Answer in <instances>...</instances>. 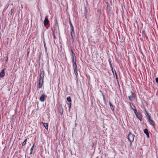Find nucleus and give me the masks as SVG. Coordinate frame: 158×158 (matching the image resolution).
I'll use <instances>...</instances> for the list:
<instances>
[{
	"label": "nucleus",
	"instance_id": "f257e3e1",
	"mask_svg": "<svg viewBox=\"0 0 158 158\" xmlns=\"http://www.w3.org/2000/svg\"><path fill=\"white\" fill-rule=\"evenodd\" d=\"M44 72L43 70L41 72L39 81L38 88H41L43 85L44 78Z\"/></svg>",
	"mask_w": 158,
	"mask_h": 158
},
{
	"label": "nucleus",
	"instance_id": "f03ea898",
	"mask_svg": "<svg viewBox=\"0 0 158 158\" xmlns=\"http://www.w3.org/2000/svg\"><path fill=\"white\" fill-rule=\"evenodd\" d=\"M135 137V135L131 132H129L128 135L127 136L128 139L129 141L131 143L134 140V138Z\"/></svg>",
	"mask_w": 158,
	"mask_h": 158
},
{
	"label": "nucleus",
	"instance_id": "7ed1b4c3",
	"mask_svg": "<svg viewBox=\"0 0 158 158\" xmlns=\"http://www.w3.org/2000/svg\"><path fill=\"white\" fill-rule=\"evenodd\" d=\"M146 113L147 114V116H148V120L149 123H150L154 127H155V122L154 121L152 120L150 116L146 112Z\"/></svg>",
	"mask_w": 158,
	"mask_h": 158
},
{
	"label": "nucleus",
	"instance_id": "20e7f679",
	"mask_svg": "<svg viewBox=\"0 0 158 158\" xmlns=\"http://www.w3.org/2000/svg\"><path fill=\"white\" fill-rule=\"evenodd\" d=\"M71 35L72 37L73 41H74V39L75 38V33L74 30V28L71 29Z\"/></svg>",
	"mask_w": 158,
	"mask_h": 158
},
{
	"label": "nucleus",
	"instance_id": "39448f33",
	"mask_svg": "<svg viewBox=\"0 0 158 158\" xmlns=\"http://www.w3.org/2000/svg\"><path fill=\"white\" fill-rule=\"evenodd\" d=\"M49 23V21L48 20V16H46L45 17V19L44 20V25L46 26Z\"/></svg>",
	"mask_w": 158,
	"mask_h": 158
},
{
	"label": "nucleus",
	"instance_id": "423d86ee",
	"mask_svg": "<svg viewBox=\"0 0 158 158\" xmlns=\"http://www.w3.org/2000/svg\"><path fill=\"white\" fill-rule=\"evenodd\" d=\"M131 92V95L129 97V98L130 100L132 101L134 100L135 99L134 94L132 92Z\"/></svg>",
	"mask_w": 158,
	"mask_h": 158
},
{
	"label": "nucleus",
	"instance_id": "0eeeda50",
	"mask_svg": "<svg viewBox=\"0 0 158 158\" xmlns=\"http://www.w3.org/2000/svg\"><path fill=\"white\" fill-rule=\"evenodd\" d=\"M5 69H3L0 73V77H3L5 76Z\"/></svg>",
	"mask_w": 158,
	"mask_h": 158
},
{
	"label": "nucleus",
	"instance_id": "6e6552de",
	"mask_svg": "<svg viewBox=\"0 0 158 158\" xmlns=\"http://www.w3.org/2000/svg\"><path fill=\"white\" fill-rule=\"evenodd\" d=\"M46 96L44 94H42L41 96L40 97V100L42 102H43L45 100V98Z\"/></svg>",
	"mask_w": 158,
	"mask_h": 158
},
{
	"label": "nucleus",
	"instance_id": "1a4fd4ad",
	"mask_svg": "<svg viewBox=\"0 0 158 158\" xmlns=\"http://www.w3.org/2000/svg\"><path fill=\"white\" fill-rule=\"evenodd\" d=\"M58 109L60 114H61V115H62L63 113V110L62 106H59Z\"/></svg>",
	"mask_w": 158,
	"mask_h": 158
},
{
	"label": "nucleus",
	"instance_id": "9d476101",
	"mask_svg": "<svg viewBox=\"0 0 158 158\" xmlns=\"http://www.w3.org/2000/svg\"><path fill=\"white\" fill-rule=\"evenodd\" d=\"M146 134L148 138L149 137V135L147 129L146 128L144 129L143 131Z\"/></svg>",
	"mask_w": 158,
	"mask_h": 158
},
{
	"label": "nucleus",
	"instance_id": "9b49d317",
	"mask_svg": "<svg viewBox=\"0 0 158 158\" xmlns=\"http://www.w3.org/2000/svg\"><path fill=\"white\" fill-rule=\"evenodd\" d=\"M130 105H131V108L132 109L134 110L136 109L135 107L131 104V103H130Z\"/></svg>",
	"mask_w": 158,
	"mask_h": 158
},
{
	"label": "nucleus",
	"instance_id": "f8f14e48",
	"mask_svg": "<svg viewBox=\"0 0 158 158\" xmlns=\"http://www.w3.org/2000/svg\"><path fill=\"white\" fill-rule=\"evenodd\" d=\"M44 126L45 127V129L47 130L48 129V123H43Z\"/></svg>",
	"mask_w": 158,
	"mask_h": 158
},
{
	"label": "nucleus",
	"instance_id": "ddd939ff",
	"mask_svg": "<svg viewBox=\"0 0 158 158\" xmlns=\"http://www.w3.org/2000/svg\"><path fill=\"white\" fill-rule=\"evenodd\" d=\"M137 118L139 119V120H141V114L140 113H139L137 115H136Z\"/></svg>",
	"mask_w": 158,
	"mask_h": 158
},
{
	"label": "nucleus",
	"instance_id": "4468645a",
	"mask_svg": "<svg viewBox=\"0 0 158 158\" xmlns=\"http://www.w3.org/2000/svg\"><path fill=\"white\" fill-rule=\"evenodd\" d=\"M67 100L69 102V103H71V100L70 97H68L67 98Z\"/></svg>",
	"mask_w": 158,
	"mask_h": 158
},
{
	"label": "nucleus",
	"instance_id": "2eb2a0df",
	"mask_svg": "<svg viewBox=\"0 0 158 158\" xmlns=\"http://www.w3.org/2000/svg\"><path fill=\"white\" fill-rule=\"evenodd\" d=\"M109 104H110V107L111 110H112L113 111V110H114V108L113 107V106L112 105V104L111 103V102H109Z\"/></svg>",
	"mask_w": 158,
	"mask_h": 158
},
{
	"label": "nucleus",
	"instance_id": "dca6fc26",
	"mask_svg": "<svg viewBox=\"0 0 158 158\" xmlns=\"http://www.w3.org/2000/svg\"><path fill=\"white\" fill-rule=\"evenodd\" d=\"M107 8L108 10L110 11L111 9V7L110 6V5L108 4L107 5Z\"/></svg>",
	"mask_w": 158,
	"mask_h": 158
},
{
	"label": "nucleus",
	"instance_id": "f3484780",
	"mask_svg": "<svg viewBox=\"0 0 158 158\" xmlns=\"http://www.w3.org/2000/svg\"><path fill=\"white\" fill-rule=\"evenodd\" d=\"M27 141V139H26L24 141V142L22 143V146H24L26 144Z\"/></svg>",
	"mask_w": 158,
	"mask_h": 158
},
{
	"label": "nucleus",
	"instance_id": "a211bd4d",
	"mask_svg": "<svg viewBox=\"0 0 158 158\" xmlns=\"http://www.w3.org/2000/svg\"><path fill=\"white\" fill-rule=\"evenodd\" d=\"M74 69H77V66L76 63L73 64Z\"/></svg>",
	"mask_w": 158,
	"mask_h": 158
},
{
	"label": "nucleus",
	"instance_id": "6ab92c4d",
	"mask_svg": "<svg viewBox=\"0 0 158 158\" xmlns=\"http://www.w3.org/2000/svg\"><path fill=\"white\" fill-rule=\"evenodd\" d=\"M73 64H74L76 63V56H75L74 59V58H73Z\"/></svg>",
	"mask_w": 158,
	"mask_h": 158
},
{
	"label": "nucleus",
	"instance_id": "aec40b11",
	"mask_svg": "<svg viewBox=\"0 0 158 158\" xmlns=\"http://www.w3.org/2000/svg\"><path fill=\"white\" fill-rule=\"evenodd\" d=\"M69 23H70V27H71V29L74 28L73 27V26L72 25V24L70 20V21H69Z\"/></svg>",
	"mask_w": 158,
	"mask_h": 158
},
{
	"label": "nucleus",
	"instance_id": "412c9836",
	"mask_svg": "<svg viewBox=\"0 0 158 158\" xmlns=\"http://www.w3.org/2000/svg\"><path fill=\"white\" fill-rule=\"evenodd\" d=\"M34 145L33 144V146L32 147L31 149V152L30 153V154H31L32 153V152L33 151V148H34Z\"/></svg>",
	"mask_w": 158,
	"mask_h": 158
},
{
	"label": "nucleus",
	"instance_id": "4be33fe9",
	"mask_svg": "<svg viewBox=\"0 0 158 158\" xmlns=\"http://www.w3.org/2000/svg\"><path fill=\"white\" fill-rule=\"evenodd\" d=\"M68 104L69 106V110H70V109L71 107V103H68Z\"/></svg>",
	"mask_w": 158,
	"mask_h": 158
},
{
	"label": "nucleus",
	"instance_id": "5701e85b",
	"mask_svg": "<svg viewBox=\"0 0 158 158\" xmlns=\"http://www.w3.org/2000/svg\"><path fill=\"white\" fill-rule=\"evenodd\" d=\"M52 33L53 35L54 39H55V33H54V31L53 30H52Z\"/></svg>",
	"mask_w": 158,
	"mask_h": 158
},
{
	"label": "nucleus",
	"instance_id": "b1692460",
	"mask_svg": "<svg viewBox=\"0 0 158 158\" xmlns=\"http://www.w3.org/2000/svg\"><path fill=\"white\" fill-rule=\"evenodd\" d=\"M134 111L135 112V114L136 115H137L138 114H139V113H138L137 111V110H136V109H135L134 110Z\"/></svg>",
	"mask_w": 158,
	"mask_h": 158
},
{
	"label": "nucleus",
	"instance_id": "393cba45",
	"mask_svg": "<svg viewBox=\"0 0 158 158\" xmlns=\"http://www.w3.org/2000/svg\"><path fill=\"white\" fill-rule=\"evenodd\" d=\"M109 63L110 64V67H112V64H111V62L110 59H109Z\"/></svg>",
	"mask_w": 158,
	"mask_h": 158
},
{
	"label": "nucleus",
	"instance_id": "a878e982",
	"mask_svg": "<svg viewBox=\"0 0 158 158\" xmlns=\"http://www.w3.org/2000/svg\"><path fill=\"white\" fill-rule=\"evenodd\" d=\"M14 9H12L11 10H10V15H12V13H13V12H14Z\"/></svg>",
	"mask_w": 158,
	"mask_h": 158
},
{
	"label": "nucleus",
	"instance_id": "bb28decb",
	"mask_svg": "<svg viewBox=\"0 0 158 158\" xmlns=\"http://www.w3.org/2000/svg\"><path fill=\"white\" fill-rule=\"evenodd\" d=\"M29 52H30V49L29 48L27 49V57L29 55Z\"/></svg>",
	"mask_w": 158,
	"mask_h": 158
},
{
	"label": "nucleus",
	"instance_id": "cd10ccee",
	"mask_svg": "<svg viewBox=\"0 0 158 158\" xmlns=\"http://www.w3.org/2000/svg\"><path fill=\"white\" fill-rule=\"evenodd\" d=\"M72 56H73V58L74 59L75 56V55L73 52Z\"/></svg>",
	"mask_w": 158,
	"mask_h": 158
},
{
	"label": "nucleus",
	"instance_id": "c85d7f7f",
	"mask_svg": "<svg viewBox=\"0 0 158 158\" xmlns=\"http://www.w3.org/2000/svg\"><path fill=\"white\" fill-rule=\"evenodd\" d=\"M155 80L156 82L158 83V77L156 78Z\"/></svg>",
	"mask_w": 158,
	"mask_h": 158
},
{
	"label": "nucleus",
	"instance_id": "c756f323",
	"mask_svg": "<svg viewBox=\"0 0 158 158\" xmlns=\"http://www.w3.org/2000/svg\"><path fill=\"white\" fill-rule=\"evenodd\" d=\"M114 72H115V75L116 76V79H117V75L116 72L115 71V70H114Z\"/></svg>",
	"mask_w": 158,
	"mask_h": 158
},
{
	"label": "nucleus",
	"instance_id": "7c9ffc66",
	"mask_svg": "<svg viewBox=\"0 0 158 158\" xmlns=\"http://www.w3.org/2000/svg\"><path fill=\"white\" fill-rule=\"evenodd\" d=\"M103 100H104V102H106V100L105 97L104 95H103Z\"/></svg>",
	"mask_w": 158,
	"mask_h": 158
},
{
	"label": "nucleus",
	"instance_id": "2f4dec72",
	"mask_svg": "<svg viewBox=\"0 0 158 158\" xmlns=\"http://www.w3.org/2000/svg\"><path fill=\"white\" fill-rule=\"evenodd\" d=\"M74 69V72H75L76 71L77 72V69Z\"/></svg>",
	"mask_w": 158,
	"mask_h": 158
},
{
	"label": "nucleus",
	"instance_id": "473e14b6",
	"mask_svg": "<svg viewBox=\"0 0 158 158\" xmlns=\"http://www.w3.org/2000/svg\"><path fill=\"white\" fill-rule=\"evenodd\" d=\"M74 73H75V74L76 75V77H77V76L78 75L77 72L76 71V72H74Z\"/></svg>",
	"mask_w": 158,
	"mask_h": 158
},
{
	"label": "nucleus",
	"instance_id": "72a5a7b5",
	"mask_svg": "<svg viewBox=\"0 0 158 158\" xmlns=\"http://www.w3.org/2000/svg\"><path fill=\"white\" fill-rule=\"evenodd\" d=\"M111 70H112L113 73L114 74V71H113L112 66V67H111Z\"/></svg>",
	"mask_w": 158,
	"mask_h": 158
},
{
	"label": "nucleus",
	"instance_id": "f704fd0d",
	"mask_svg": "<svg viewBox=\"0 0 158 158\" xmlns=\"http://www.w3.org/2000/svg\"><path fill=\"white\" fill-rule=\"evenodd\" d=\"M71 52H72V53L73 54V51H72V49H71Z\"/></svg>",
	"mask_w": 158,
	"mask_h": 158
},
{
	"label": "nucleus",
	"instance_id": "c9c22d12",
	"mask_svg": "<svg viewBox=\"0 0 158 158\" xmlns=\"http://www.w3.org/2000/svg\"><path fill=\"white\" fill-rule=\"evenodd\" d=\"M7 59H8V57H7V56L6 58V59H7Z\"/></svg>",
	"mask_w": 158,
	"mask_h": 158
}]
</instances>
